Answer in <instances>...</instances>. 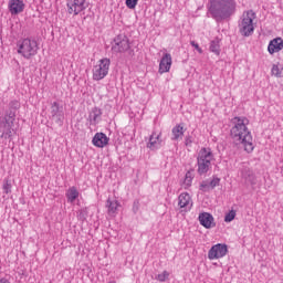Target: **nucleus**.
Wrapping results in <instances>:
<instances>
[{"label":"nucleus","instance_id":"20e7f679","mask_svg":"<svg viewBox=\"0 0 283 283\" xmlns=\"http://www.w3.org/2000/svg\"><path fill=\"white\" fill-rule=\"evenodd\" d=\"M255 21V13L253 10L244 11L240 23H239V31L241 32L242 36H251L253 31L255 30L254 22Z\"/></svg>","mask_w":283,"mask_h":283},{"label":"nucleus","instance_id":"473e14b6","mask_svg":"<svg viewBox=\"0 0 283 283\" xmlns=\"http://www.w3.org/2000/svg\"><path fill=\"white\" fill-rule=\"evenodd\" d=\"M52 114L53 116H56V114H59V103L56 102L52 104Z\"/></svg>","mask_w":283,"mask_h":283},{"label":"nucleus","instance_id":"f3484780","mask_svg":"<svg viewBox=\"0 0 283 283\" xmlns=\"http://www.w3.org/2000/svg\"><path fill=\"white\" fill-rule=\"evenodd\" d=\"M191 196L187 192H182L179 195L178 198V206L180 207V209H189L191 208Z\"/></svg>","mask_w":283,"mask_h":283},{"label":"nucleus","instance_id":"c85d7f7f","mask_svg":"<svg viewBox=\"0 0 283 283\" xmlns=\"http://www.w3.org/2000/svg\"><path fill=\"white\" fill-rule=\"evenodd\" d=\"M138 6V0H126V7L129 8V10H134Z\"/></svg>","mask_w":283,"mask_h":283},{"label":"nucleus","instance_id":"2f4dec72","mask_svg":"<svg viewBox=\"0 0 283 283\" xmlns=\"http://www.w3.org/2000/svg\"><path fill=\"white\" fill-rule=\"evenodd\" d=\"M185 145H186V147H191L193 145V137L187 136L185 138Z\"/></svg>","mask_w":283,"mask_h":283},{"label":"nucleus","instance_id":"f704fd0d","mask_svg":"<svg viewBox=\"0 0 283 283\" xmlns=\"http://www.w3.org/2000/svg\"><path fill=\"white\" fill-rule=\"evenodd\" d=\"M210 188H211V186H209L207 182H202V184L200 185L201 191H207V189H210Z\"/></svg>","mask_w":283,"mask_h":283},{"label":"nucleus","instance_id":"cd10ccee","mask_svg":"<svg viewBox=\"0 0 283 283\" xmlns=\"http://www.w3.org/2000/svg\"><path fill=\"white\" fill-rule=\"evenodd\" d=\"M169 279V272H167V271H164L161 274H158L157 275V280L159 281V282H165V281H167Z\"/></svg>","mask_w":283,"mask_h":283},{"label":"nucleus","instance_id":"0eeeda50","mask_svg":"<svg viewBox=\"0 0 283 283\" xmlns=\"http://www.w3.org/2000/svg\"><path fill=\"white\" fill-rule=\"evenodd\" d=\"M109 65H112L109 59L104 57L98 60L93 66V81H103L109 74Z\"/></svg>","mask_w":283,"mask_h":283},{"label":"nucleus","instance_id":"7c9ffc66","mask_svg":"<svg viewBox=\"0 0 283 283\" xmlns=\"http://www.w3.org/2000/svg\"><path fill=\"white\" fill-rule=\"evenodd\" d=\"M220 185V178L218 177H214L210 184H209V187L210 189H216V187H218Z\"/></svg>","mask_w":283,"mask_h":283},{"label":"nucleus","instance_id":"c9c22d12","mask_svg":"<svg viewBox=\"0 0 283 283\" xmlns=\"http://www.w3.org/2000/svg\"><path fill=\"white\" fill-rule=\"evenodd\" d=\"M108 283H116V281H109Z\"/></svg>","mask_w":283,"mask_h":283},{"label":"nucleus","instance_id":"6e6552de","mask_svg":"<svg viewBox=\"0 0 283 283\" xmlns=\"http://www.w3.org/2000/svg\"><path fill=\"white\" fill-rule=\"evenodd\" d=\"M66 8L69 14H73V17H78L81 12H85L87 10V1L86 0H67Z\"/></svg>","mask_w":283,"mask_h":283},{"label":"nucleus","instance_id":"9b49d317","mask_svg":"<svg viewBox=\"0 0 283 283\" xmlns=\"http://www.w3.org/2000/svg\"><path fill=\"white\" fill-rule=\"evenodd\" d=\"M172 63L171 54L165 53L159 62L158 73L167 74V72H170Z\"/></svg>","mask_w":283,"mask_h":283},{"label":"nucleus","instance_id":"a878e982","mask_svg":"<svg viewBox=\"0 0 283 283\" xmlns=\"http://www.w3.org/2000/svg\"><path fill=\"white\" fill-rule=\"evenodd\" d=\"M235 220V210H231L224 217V222H233Z\"/></svg>","mask_w":283,"mask_h":283},{"label":"nucleus","instance_id":"c756f323","mask_svg":"<svg viewBox=\"0 0 283 283\" xmlns=\"http://www.w3.org/2000/svg\"><path fill=\"white\" fill-rule=\"evenodd\" d=\"M20 107H21V103H19V101H13V102L10 103V111L9 112H14L17 109H20Z\"/></svg>","mask_w":283,"mask_h":283},{"label":"nucleus","instance_id":"412c9836","mask_svg":"<svg viewBox=\"0 0 283 283\" xmlns=\"http://www.w3.org/2000/svg\"><path fill=\"white\" fill-rule=\"evenodd\" d=\"M282 71L283 69L280 67V64H273L271 69L272 76H275L276 78H282Z\"/></svg>","mask_w":283,"mask_h":283},{"label":"nucleus","instance_id":"393cba45","mask_svg":"<svg viewBox=\"0 0 283 283\" xmlns=\"http://www.w3.org/2000/svg\"><path fill=\"white\" fill-rule=\"evenodd\" d=\"M210 51L217 54V56H220V44L216 41H212L210 44Z\"/></svg>","mask_w":283,"mask_h":283},{"label":"nucleus","instance_id":"5701e85b","mask_svg":"<svg viewBox=\"0 0 283 283\" xmlns=\"http://www.w3.org/2000/svg\"><path fill=\"white\" fill-rule=\"evenodd\" d=\"M3 192L4 193H12V182L10 179H4L3 180V186H2Z\"/></svg>","mask_w":283,"mask_h":283},{"label":"nucleus","instance_id":"b1692460","mask_svg":"<svg viewBox=\"0 0 283 283\" xmlns=\"http://www.w3.org/2000/svg\"><path fill=\"white\" fill-rule=\"evenodd\" d=\"M191 182H193V172L192 171H188L186 174L185 180H184V185H186V187H191Z\"/></svg>","mask_w":283,"mask_h":283},{"label":"nucleus","instance_id":"1a4fd4ad","mask_svg":"<svg viewBox=\"0 0 283 283\" xmlns=\"http://www.w3.org/2000/svg\"><path fill=\"white\" fill-rule=\"evenodd\" d=\"M229 253V248L224 243H217L208 252V260H220Z\"/></svg>","mask_w":283,"mask_h":283},{"label":"nucleus","instance_id":"f03ea898","mask_svg":"<svg viewBox=\"0 0 283 283\" xmlns=\"http://www.w3.org/2000/svg\"><path fill=\"white\" fill-rule=\"evenodd\" d=\"M209 12L214 19H224L235 10V0H209Z\"/></svg>","mask_w":283,"mask_h":283},{"label":"nucleus","instance_id":"7ed1b4c3","mask_svg":"<svg viewBox=\"0 0 283 283\" xmlns=\"http://www.w3.org/2000/svg\"><path fill=\"white\" fill-rule=\"evenodd\" d=\"M211 160H213V153H211V148H201L197 157V171L199 176L207 174L209 169H211Z\"/></svg>","mask_w":283,"mask_h":283},{"label":"nucleus","instance_id":"aec40b11","mask_svg":"<svg viewBox=\"0 0 283 283\" xmlns=\"http://www.w3.org/2000/svg\"><path fill=\"white\" fill-rule=\"evenodd\" d=\"M66 198H67V202H71V203L74 202L76 198H78V190L76 189V187H71L67 189Z\"/></svg>","mask_w":283,"mask_h":283},{"label":"nucleus","instance_id":"a211bd4d","mask_svg":"<svg viewBox=\"0 0 283 283\" xmlns=\"http://www.w3.org/2000/svg\"><path fill=\"white\" fill-rule=\"evenodd\" d=\"M185 124H178L172 128V140H182V136H185Z\"/></svg>","mask_w":283,"mask_h":283},{"label":"nucleus","instance_id":"423d86ee","mask_svg":"<svg viewBox=\"0 0 283 283\" xmlns=\"http://www.w3.org/2000/svg\"><path fill=\"white\" fill-rule=\"evenodd\" d=\"M39 52V44L34 40L24 39L18 44V54H21L23 59H32L36 56Z\"/></svg>","mask_w":283,"mask_h":283},{"label":"nucleus","instance_id":"dca6fc26","mask_svg":"<svg viewBox=\"0 0 283 283\" xmlns=\"http://www.w3.org/2000/svg\"><path fill=\"white\" fill-rule=\"evenodd\" d=\"M283 50V39L282 38H276L270 41L268 45V52L269 54H275L277 52H282Z\"/></svg>","mask_w":283,"mask_h":283},{"label":"nucleus","instance_id":"72a5a7b5","mask_svg":"<svg viewBox=\"0 0 283 283\" xmlns=\"http://www.w3.org/2000/svg\"><path fill=\"white\" fill-rule=\"evenodd\" d=\"M190 45H192V48L196 49L197 52H199V54H202V49L200 48V45L198 43H196L195 41H191Z\"/></svg>","mask_w":283,"mask_h":283},{"label":"nucleus","instance_id":"4468645a","mask_svg":"<svg viewBox=\"0 0 283 283\" xmlns=\"http://www.w3.org/2000/svg\"><path fill=\"white\" fill-rule=\"evenodd\" d=\"M92 143L95 147H99V148L107 147V145H109V137H107L105 133H97L93 137Z\"/></svg>","mask_w":283,"mask_h":283},{"label":"nucleus","instance_id":"ddd939ff","mask_svg":"<svg viewBox=\"0 0 283 283\" xmlns=\"http://www.w3.org/2000/svg\"><path fill=\"white\" fill-rule=\"evenodd\" d=\"M10 14H21L25 10L23 0H9L8 3Z\"/></svg>","mask_w":283,"mask_h":283},{"label":"nucleus","instance_id":"6ab92c4d","mask_svg":"<svg viewBox=\"0 0 283 283\" xmlns=\"http://www.w3.org/2000/svg\"><path fill=\"white\" fill-rule=\"evenodd\" d=\"M106 207L109 216H116V213H118V208H120V202H118L116 199H107Z\"/></svg>","mask_w":283,"mask_h":283},{"label":"nucleus","instance_id":"39448f33","mask_svg":"<svg viewBox=\"0 0 283 283\" xmlns=\"http://www.w3.org/2000/svg\"><path fill=\"white\" fill-rule=\"evenodd\" d=\"M17 120V112L8 111L3 117L0 118L1 138H10L12 136V128Z\"/></svg>","mask_w":283,"mask_h":283},{"label":"nucleus","instance_id":"9d476101","mask_svg":"<svg viewBox=\"0 0 283 283\" xmlns=\"http://www.w3.org/2000/svg\"><path fill=\"white\" fill-rule=\"evenodd\" d=\"M129 39L125 35H117L114 39V44L112 46L113 52L116 54H123V52H127L129 50Z\"/></svg>","mask_w":283,"mask_h":283},{"label":"nucleus","instance_id":"f257e3e1","mask_svg":"<svg viewBox=\"0 0 283 283\" xmlns=\"http://www.w3.org/2000/svg\"><path fill=\"white\" fill-rule=\"evenodd\" d=\"M233 126L230 130V136L237 145H241L247 154L253 153L255 145L253 144V135L249 130V118L234 117L232 119Z\"/></svg>","mask_w":283,"mask_h":283},{"label":"nucleus","instance_id":"4be33fe9","mask_svg":"<svg viewBox=\"0 0 283 283\" xmlns=\"http://www.w3.org/2000/svg\"><path fill=\"white\" fill-rule=\"evenodd\" d=\"M92 123L96 125L98 123V119L101 118V109L94 108L91 116H90Z\"/></svg>","mask_w":283,"mask_h":283},{"label":"nucleus","instance_id":"2eb2a0df","mask_svg":"<svg viewBox=\"0 0 283 283\" xmlns=\"http://www.w3.org/2000/svg\"><path fill=\"white\" fill-rule=\"evenodd\" d=\"M161 136H163V133L154 132L150 135L149 142L147 144L148 149H158V148H160V145H163Z\"/></svg>","mask_w":283,"mask_h":283},{"label":"nucleus","instance_id":"bb28decb","mask_svg":"<svg viewBox=\"0 0 283 283\" xmlns=\"http://www.w3.org/2000/svg\"><path fill=\"white\" fill-rule=\"evenodd\" d=\"M245 181H247L249 185H256V184H258V177H255V175H249V176L245 178Z\"/></svg>","mask_w":283,"mask_h":283},{"label":"nucleus","instance_id":"f8f14e48","mask_svg":"<svg viewBox=\"0 0 283 283\" xmlns=\"http://www.w3.org/2000/svg\"><path fill=\"white\" fill-rule=\"evenodd\" d=\"M198 220L201 227H205V229H213V227H216V219L209 212H201Z\"/></svg>","mask_w":283,"mask_h":283}]
</instances>
